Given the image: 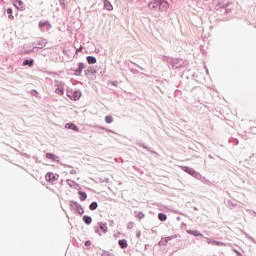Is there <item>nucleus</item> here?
<instances>
[{
    "mask_svg": "<svg viewBox=\"0 0 256 256\" xmlns=\"http://www.w3.org/2000/svg\"><path fill=\"white\" fill-rule=\"evenodd\" d=\"M162 61L167 63L169 69H184L189 65V60L181 57L163 56Z\"/></svg>",
    "mask_w": 256,
    "mask_h": 256,
    "instance_id": "f257e3e1",
    "label": "nucleus"
},
{
    "mask_svg": "<svg viewBox=\"0 0 256 256\" xmlns=\"http://www.w3.org/2000/svg\"><path fill=\"white\" fill-rule=\"evenodd\" d=\"M147 7L153 13H167L169 11V1L167 0H151Z\"/></svg>",
    "mask_w": 256,
    "mask_h": 256,
    "instance_id": "f03ea898",
    "label": "nucleus"
},
{
    "mask_svg": "<svg viewBox=\"0 0 256 256\" xmlns=\"http://www.w3.org/2000/svg\"><path fill=\"white\" fill-rule=\"evenodd\" d=\"M182 171L184 173H187L191 177H194V179H197L198 181H201V183H204V185H207L208 187H213V182H211L209 179H206L205 176L201 175L198 171L194 170L190 166H181Z\"/></svg>",
    "mask_w": 256,
    "mask_h": 256,
    "instance_id": "7ed1b4c3",
    "label": "nucleus"
},
{
    "mask_svg": "<svg viewBox=\"0 0 256 256\" xmlns=\"http://www.w3.org/2000/svg\"><path fill=\"white\" fill-rule=\"evenodd\" d=\"M66 95L71 101H79V99L83 97V92H81V90L68 89Z\"/></svg>",
    "mask_w": 256,
    "mask_h": 256,
    "instance_id": "20e7f679",
    "label": "nucleus"
},
{
    "mask_svg": "<svg viewBox=\"0 0 256 256\" xmlns=\"http://www.w3.org/2000/svg\"><path fill=\"white\" fill-rule=\"evenodd\" d=\"M38 29L41 33L49 32L50 29H53V25L49 20H41L38 22Z\"/></svg>",
    "mask_w": 256,
    "mask_h": 256,
    "instance_id": "39448f33",
    "label": "nucleus"
},
{
    "mask_svg": "<svg viewBox=\"0 0 256 256\" xmlns=\"http://www.w3.org/2000/svg\"><path fill=\"white\" fill-rule=\"evenodd\" d=\"M109 228L107 227L106 222H98L96 226H94V233L101 236V233H107Z\"/></svg>",
    "mask_w": 256,
    "mask_h": 256,
    "instance_id": "423d86ee",
    "label": "nucleus"
},
{
    "mask_svg": "<svg viewBox=\"0 0 256 256\" xmlns=\"http://www.w3.org/2000/svg\"><path fill=\"white\" fill-rule=\"evenodd\" d=\"M84 69H87V64H85L84 62H78L77 69L70 68L69 71H72L75 77H81Z\"/></svg>",
    "mask_w": 256,
    "mask_h": 256,
    "instance_id": "0eeeda50",
    "label": "nucleus"
},
{
    "mask_svg": "<svg viewBox=\"0 0 256 256\" xmlns=\"http://www.w3.org/2000/svg\"><path fill=\"white\" fill-rule=\"evenodd\" d=\"M59 179V174L53 172H47L45 174V180L47 183H55Z\"/></svg>",
    "mask_w": 256,
    "mask_h": 256,
    "instance_id": "6e6552de",
    "label": "nucleus"
},
{
    "mask_svg": "<svg viewBox=\"0 0 256 256\" xmlns=\"http://www.w3.org/2000/svg\"><path fill=\"white\" fill-rule=\"evenodd\" d=\"M69 207H70V211H73L74 213H79V210L82 209V205L75 201V200H70L69 201Z\"/></svg>",
    "mask_w": 256,
    "mask_h": 256,
    "instance_id": "1a4fd4ad",
    "label": "nucleus"
},
{
    "mask_svg": "<svg viewBox=\"0 0 256 256\" xmlns=\"http://www.w3.org/2000/svg\"><path fill=\"white\" fill-rule=\"evenodd\" d=\"M46 159H49L52 163H59L61 161V158L57 154L51 152L46 153Z\"/></svg>",
    "mask_w": 256,
    "mask_h": 256,
    "instance_id": "9d476101",
    "label": "nucleus"
},
{
    "mask_svg": "<svg viewBox=\"0 0 256 256\" xmlns=\"http://www.w3.org/2000/svg\"><path fill=\"white\" fill-rule=\"evenodd\" d=\"M22 67H30V69L35 67V59H33V58H25L22 61Z\"/></svg>",
    "mask_w": 256,
    "mask_h": 256,
    "instance_id": "9b49d317",
    "label": "nucleus"
},
{
    "mask_svg": "<svg viewBox=\"0 0 256 256\" xmlns=\"http://www.w3.org/2000/svg\"><path fill=\"white\" fill-rule=\"evenodd\" d=\"M135 143L138 145V147H142L143 149H146V151H149V153H151L152 155H155V151L153 150V148L147 146L141 140H136Z\"/></svg>",
    "mask_w": 256,
    "mask_h": 256,
    "instance_id": "f8f14e48",
    "label": "nucleus"
},
{
    "mask_svg": "<svg viewBox=\"0 0 256 256\" xmlns=\"http://www.w3.org/2000/svg\"><path fill=\"white\" fill-rule=\"evenodd\" d=\"M65 129H68L70 131H75L76 133H79V126H77L73 122H68L64 125Z\"/></svg>",
    "mask_w": 256,
    "mask_h": 256,
    "instance_id": "ddd939ff",
    "label": "nucleus"
},
{
    "mask_svg": "<svg viewBox=\"0 0 256 256\" xmlns=\"http://www.w3.org/2000/svg\"><path fill=\"white\" fill-rule=\"evenodd\" d=\"M25 3L22 0H14V7L18 9V11H25Z\"/></svg>",
    "mask_w": 256,
    "mask_h": 256,
    "instance_id": "4468645a",
    "label": "nucleus"
},
{
    "mask_svg": "<svg viewBox=\"0 0 256 256\" xmlns=\"http://www.w3.org/2000/svg\"><path fill=\"white\" fill-rule=\"evenodd\" d=\"M85 76L89 77V75H97V69L94 66H89L86 70H84Z\"/></svg>",
    "mask_w": 256,
    "mask_h": 256,
    "instance_id": "2eb2a0df",
    "label": "nucleus"
},
{
    "mask_svg": "<svg viewBox=\"0 0 256 256\" xmlns=\"http://www.w3.org/2000/svg\"><path fill=\"white\" fill-rule=\"evenodd\" d=\"M186 233L188 235H192L193 237H203V233H201L199 230L188 229L186 230Z\"/></svg>",
    "mask_w": 256,
    "mask_h": 256,
    "instance_id": "dca6fc26",
    "label": "nucleus"
},
{
    "mask_svg": "<svg viewBox=\"0 0 256 256\" xmlns=\"http://www.w3.org/2000/svg\"><path fill=\"white\" fill-rule=\"evenodd\" d=\"M66 183L70 189H79V183H77L75 180L67 179Z\"/></svg>",
    "mask_w": 256,
    "mask_h": 256,
    "instance_id": "f3484780",
    "label": "nucleus"
},
{
    "mask_svg": "<svg viewBox=\"0 0 256 256\" xmlns=\"http://www.w3.org/2000/svg\"><path fill=\"white\" fill-rule=\"evenodd\" d=\"M118 246L120 249H127L129 247V243L127 242V239H120L118 240Z\"/></svg>",
    "mask_w": 256,
    "mask_h": 256,
    "instance_id": "a211bd4d",
    "label": "nucleus"
},
{
    "mask_svg": "<svg viewBox=\"0 0 256 256\" xmlns=\"http://www.w3.org/2000/svg\"><path fill=\"white\" fill-rule=\"evenodd\" d=\"M103 5V8L106 9V11H113V4H111V1L103 0Z\"/></svg>",
    "mask_w": 256,
    "mask_h": 256,
    "instance_id": "6ab92c4d",
    "label": "nucleus"
},
{
    "mask_svg": "<svg viewBox=\"0 0 256 256\" xmlns=\"http://www.w3.org/2000/svg\"><path fill=\"white\" fill-rule=\"evenodd\" d=\"M37 45H38V49H43V47H46V45H47V39H45V38H40V39L37 41Z\"/></svg>",
    "mask_w": 256,
    "mask_h": 256,
    "instance_id": "aec40b11",
    "label": "nucleus"
},
{
    "mask_svg": "<svg viewBox=\"0 0 256 256\" xmlns=\"http://www.w3.org/2000/svg\"><path fill=\"white\" fill-rule=\"evenodd\" d=\"M82 221L85 223V225H91V223H93V218L89 215H84L82 217Z\"/></svg>",
    "mask_w": 256,
    "mask_h": 256,
    "instance_id": "412c9836",
    "label": "nucleus"
},
{
    "mask_svg": "<svg viewBox=\"0 0 256 256\" xmlns=\"http://www.w3.org/2000/svg\"><path fill=\"white\" fill-rule=\"evenodd\" d=\"M86 61L88 65H95V63H97V58L95 56H86Z\"/></svg>",
    "mask_w": 256,
    "mask_h": 256,
    "instance_id": "4be33fe9",
    "label": "nucleus"
},
{
    "mask_svg": "<svg viewBox=\"0 0 256 256\" xmlns=\"http://www.w3.org/2000/svg\"><path fill=\"white\" fill-rule=\"evenodd\" d=\"M78 197L80 201H87V192L83 190L78 191Z\"/></svg>",
    "mask_w": 256,
    "mask_h": 256,
    "instance_id": "5701e85b",
    "label": "nucleus"
},
{
    "mask_svg": "<svg viewBox=\"0 0 256 256\" xmlns=\"http://www.w3.org/2000/svg\"><path fill=\"white\" fill-rule=\"evenodd\" d=\"M134 215L139 221L145 219V213L143 211H134Z\"/></svg>",
    "mask_w": 256,
    "mask_h": 256,
    "instance_id": "b1692460",
    "label": "nucleus"
},
{
    "mask_svg": "<svg viewBox=\"0 0 256 256\" xmlns=\"http://www.w3.org/2000/svg\"><path fill=\"white\" fill-rule=\"evenodd\" d=\"M158 221H161V223H165L167 221V214L163 212L158 213Z\"/></svg>",
    "mask_w": 256,
    "mask_h": 256,
    "instance_id": "393cba45",
    "label": "nucleus"
},
{
    "mask_svg": "<svg viewBox=\"0 0 256 256\" xmlns=\"http://www.w3.org/2000/svg\"><path fill=\"white\" fill-rule=\"evenodd\" d=\"M6 13H7L8 19H10V21H13V19H15V16H13V8H11V7L7 8Z\"/></svg>",
    "mask_w": 256,
    "mask_h": 256,
    "instance_id": "a878e982",
    "label": "nucleus"
},
{
    "mask_svg": "<svg viewBox=\"0 0 256 256\" xmlns=\"http://www.w3.org/2000/svg\"><path fill=\"white\" fill-rule=\"evenodd\" d=\"M97 207H99V203H97V201H93L89 204L90 211H97Z\"/></svg>",
    "mask_w": 256,
    "mask_h": 256,
    "instance_id": "bb28decb",
    "label": "nucleus"
},
{
    "mask_svg": "<svg viewBox=\"0 0 256 256\" xmlns=\"http://www.w3.org/2000/svg\"><path fill=\"white\" fill-rule=\"evenodd\" d=\"M104 121H105V123H107V125H111V123H113V116L112 115H106L104 117Z\"/></svg>",
    "mask_w": 256,
    "mask_h": 256,
    "instance_id": "cd10ccee",
    "label": "nucleus"
},
{
    "mask_svg": "<svg viewBox=\"0 0 256 256\" xmlns=\"http://www.w3.org/2000/svg\"><path fill=\"white\" fill-rule=\"evenodd\" d=\"M167 243H169L168 242V240H167V237H162L161 238V240L158 242V245L161 247V246H167Z\"/></svg>",
    "mask_w": 256,
    "mask_h": 256,
    "instance_id": "c85d7f7f",
    "label": "nucleus"
},
{
    "mask_svg": "<svg viewBox=\"0 0 256 256\" xmlns=\"http://www.w3.org/2000/svg\"><path fill=\"white\" fill-rule=\"evenodd\" d=\"M212 245L214 247H225L226 244H225V242L214 240Z\"/></svg>",
    "mask_w": 256,
    "mask_h": 256,
    "instance_id": "c756f323",
    "label": "nucleus"
},
{
    "mask_svg": "<svg viewBox=\"0 0 256 256\" xmlns=\"http://www.w3.org/2000/svg\"><path fill=\"white\" fill-rule=\"evenodd\" d=\"M57 95H65V89L63 87H58L55 89Z\"/></svg>",
    "mask_w": 256,
    "mask_h": 256,
    "instance_id": "7c9ffc66",
    "label": "nucleus"
},
{
    "mask_svg": "<svg viewBox=\"0 0 256 256\" xmlns=\"http://www.w3.org/2000/svg\"><path fill=\"white\" fill-rule=\"evenodd\" d=\"M54 85H55V87H57V88H59V87H65V82L59 81V80H55V81H54Z\"/></svg>",
    "mask_w": 256,
    "mask_h": 256,
    "instance_id": "2f4dec72",
    "label": "nucleus"
},
{
    "mask_svg": "<svg viewBox=\"0 0 256 256\" xmlns=\"http://www.w3.org/2000/svg\"><path fill=\"white\" fill-rule=\"evenodd\" d=\"M229 7V4H225L223 6V9H224V15H229V13H231V8H228Z\"/></svg>",
    "mask_w": 256,
    "mask_h": 256,
    "instance_id": "473e14b6",
    "label": "nucleus"
},
{
    "mask_svg": "<svg viewBox=\"0 0 256 256\" xmlns=\"http://www.w3.org/2000/svg\"><path fill=\"white\" fill-rule=\"evenodd\" d=\"M98 129H101L102 131H106V133H113V135H115V131L105 128L103 126H98Z\"/></svg>",
    "mask_w": 256,
    "mask_h": 256,
    "instance_id": "72a5a7b5",
    "label": "nucleus"
},
{
    "mask_svg": "<svg viewBox=\"0 0 256 256\" xmlns=\"http://www.w3.org/2000/svg\"><path fill=\"white\" fill-rule=\"evenodd\" d=\"M30 95H32V97H39V91H37L36 89H32L30 91Z\"/></svg>",
    "mask_w": 256,
    "mask_h": 256,
    "instance_id": "f704fd0d",
    "label": "nucleus"
},
{
    "mask_svg": "<svg viewBox=\"0 0 256 256\" xmlns=\"http://www.w3.org/2000/svg\"><path fill=\"white\" fill-rule=\"evenodd\" d=\"M204 240L205 242L208 244V245H213V238H209V237H204Z\"/></svg>",
    "mask_w": 256,
    "mask_h": 256,
    "instance_id": "c9c22d12",
    "label": "nucleus"
},
{
    "mask_svg": "<svg viewBox=\"0 0 256 256\" xmlns=\"http://www.w3.org/2000/svg\"><path fill=\"white\" fill-rule=\"evenodd\" d=\"M67 0H59V5L62 9H67V4L65 3Z\"/></svg>",
    "mask_w": 256,
    "mask_h": 256,
    "instance_id": "e433bc0d",
    "label": "nucleus"
},
{
    "mask_svg": "<svg viewBox=\"0 0 256 256\" xmlns=\"http://www.w3.org/2000/svg\"><path fill=\"white\" fill-rule=\"evenodd\" d=\"M34 50H32V48L30 49H25L23 52H22V55H31V53H33Z\"/></svg>",
    "mask_w": 256,
    "mask_h": 256,
    "instance_id": "4c0bfd02",
    "label": "nucleus"
},
{
    "mask_svg": "<svg viewBox=\"0 0 256 256\" xmlns=\"http://www.w3.org/2000/svg\"><path fill=\"white\" fill-rule=\"evenodd\" d=\"M84 247H85L86 249H89V248L91 247V240H86V241L84 242Z\"/></svg>",
    "mask_w": 256,
    "mask_h": 256,
    "instance_id": "58836bf2",
    "label": "nucleus"
},
{
    "mask_svg": "<svg viewBox=\"0 0 256 256\" xmlns=\"http://www.w3.org/2000/svg\"><path fill=\"white\" fill-rule=\"evenodd\" d=\"M245 237H247L248 239H249V241H251V243H256V241H255V238H253L252 236H250L249 234H245Z\"/></svg>",
    "mask_w": 256,
    "mask_h": 256,
    "instance_id": "ea45409f",
    "label": "nucleus"
},
{
    "mask_svg": "<svg viewBox=\"0 0 256 256\" xmlns=\"http://www.w3.org/2000/svg\"><path fill=\"white\" fill-rule=\"evenodd\" d=\"M167 241H173V239H177V235H171L166 237Z\"/></svg>",
    "mask_w": 256,
    "mask_h": 256,
    "instance_id": "a19ab883",
    "label": "nucleus"
},
{
    "mask_svg": "<svg viewBox=\"0 0 256 256\" xmlns=\"http://www.w3.org/2000/svg\"><path fill=\"white\" fill-rule=\"evenodd\" d=\"M232 251L236 254V256H243V254L235 248H233Z\"/></svg>",
    "mask_w": 256,
    "mask_h": 256,
    "instance_id": "79ce46f5",
    "label": "nucleus"
},
{
    "mask_svg": "<svg viewBox=\"0 0 256 256\" xmlns=\"http://www.w3.org/2000/svg\"><path fill=\"white\" fill-rule=\"evenodd\" d=\"M99 183H109V178H99Z\"/></svg>",
    "mask_w": 256,
    "mask_h": 256,
    "instance_id": "37998d69",
    "label": "nucleus"
},
{
    "mask_svg": "<svg viewBox=\"0 0 256 256\" xmlns=\"http://www.w3.org/2000/svg\"><path fill=\"white\" fill-rule=\"evenodd\" d=\"M32 50H34L33 53H37V51H39V47L35 46V43H32Z\"/></svg>",
    "mask_w": 256,
    "mask_h": 256,
    "instance_id": "c03bdc74",
    "label": "nucleus"
},
{
    "mask_svg": "<svg viewBox=\"0 0 256 256\" xmlns=\"http://www.w3.org/2000/svg\"><path fill=\"white\" fill-rule=\"evenodd\" d=\"M110 85H112V87H117L119 85V82L111 80Z\"/></svg>",
    "mask_w": 256,
    "mask_h": 256,
    "instance_id": "a18cd8bd",
    "label": "nucleus"
},
{
    "mask_svg": "<svg viewBox=\"0 0 256 256\" xmlns=\"http://www.w3.org/2000/svg\"><path fill=\"white\" fill-rule=\"evenodd\" d=\"M78 214L80 217H83V215L85 214V208H83V206L82 209L79 210Z\"/></svg>",
    "mask_w": 256,
    "mask_h": 256,
    "instance_id": "49530a36",
    "label": "nucleus"
},
{
    "mask_svg": "<svg viewBox=\"0 0 256 256\" xmlns=\"http://www.w3.org/2000/svg\"><path fill=\"white\" fill-rule=\"evenodd\" d=\"M133 225H135L133 222H129L127 224V229H129V230L133 229Z\"/></svg>",
    "mask_w": 256,
    "mask_h": 256,
    "instance_id": "de8ad7c7",
    "label": "nucleus"
},
{
    "mask_svg": "<svg viewBox=\"0 0 256 256\" xmlns=\"http://www.w3.org/2000/svg\"><path fill=\"white\" fill-rule=\"evenodd\" d=\"M108 225H109V227H114L115 226V221L109 220Z\"/></svg>",
    "mask_w": 256,
    "mask_h": 256,
    "instance_id": "09e8293b",
    "label": "nucleus"
},
{
    "mask_svg": "<svg viewBox=\"0 0 256 256\" xmlns=\"http://www.w3.org/2000/svg\"><path fill=\"white\" fill-rule=\"evenodd\" d=\"M136 238H137V239H140V238H141V231H140V230H137V231H136Z\"/></svg>",
    "mask_w": 256,
    "mask_h": 256,
    "instance_id": "8fccbe9b",
    "label": "nucleus"
},
{
    "mask_svg": "<svg viewBox=\"0 0 256 256\" xmlns=\"http://www.w3.org/2000/svg\"><path fill=\"white\" fill-rule=\"evenodd\" d=\"M83 52V46H80L79 48L76 49V53H81Z\"/></svg>",
    "mask_w": 256,
    "mask_h": 256,
    "instance_id": "3c124183",
    "label": "nucleus"
},
{
    "mask_svg": "<svg viewBox=\"0 0 256 256\" xmlns=\"http://www.w3.org/2000/svg\"><path fill=\"white\" fill-rule=\"evenodd\" d=\"M69 173H70V175H77V170H73V169H72V170H70Z\"/></svg>",
    "mask_w": 256,
    "mask_h": 256,
    "instance_id": "603ef678",
    "label": "nucleus"
},
{
    "mask_svg": "<svg viewBox=\"0 0 256 256\" xmlns=\"http://www.w3.org/2000/svg\"><path fill=\"white\" fill-rule=\"evenodd\" d=\"M229 205H231L232 207H237V204L236 203H233L231 201H228Z\"/></svg>",
    "mask_w": 256,
    "mask_h": 256,
    "instance_id": "864d4df0",
    "label": "nucleus"
},
{
    "mask_svg": "<svg viewBox=\"0 0 256 256\" xmlns=\"http://www.w3.org/2000/svg\"><path fill=\"white\" fill-rule=\"evenodd\" d=\"M144 251H149V244H145Z\"/></svg>",
    "mask_w": 256,
    "mask_h": 256,
    "instance_id": "5fc2aeb1",
    "label": "nucleus"
},
{
    "mask_svg": "<svg viewBox=\"0 0 256 256\" xmlns=\"http://www.w3.org/2000/svg\"><path fill=\"white\" fill-rule=\"evenodd\" d=\"M109 253V251H104V253H102L101 256H107Z\"/></svg>",
    "mask_w": 256,
    "mask_h": 256,
    "instance_id": "6e6d98bb",
    "label": "nucleus"
},
{
    "mask_svg": "<svg viewBox=\"0 0 256 256\" xmlns=\"http://www.w3.org/2000/svg\"><path fill=\"white\" fill-rule=\"evenodd\" d=\"M183 227H187V224L185 222L181 223V228L183 229Z\"/></svg>",
    "mask_w": 256,
    "mask_h": 256,
    "instance_id": "4d7b16f0",
    "label": "nucleus"
},
{
    "mask_svg": "<svg viewBox=\"0 0 256 256\" xmlns=\"http://www.w3.org/2000/svg\"><path fill=\"white\" fill-rule=\"evenodd\" d=\"M107 256H115L113 253L109 252V254H107Z\"/></svg>",
    "mask_w": 256,
    "mask_h": 256,
    "instance_id": "13d9d810",
    "label": "nucleus"
},
{
    "mask_svg": "<svg viewBox=\"0 0 256 256\" xmlns=\"http://www.w3.org/2000/svg\"><path fill=\"white\" fill-rule=\"evenodd\" d=\"M176 220L181 221V217H180V216H177V217H176Z\"/></svg>",
    "mask_w": 256,
    "mask_h": 256,
    "instance_id": "bf43d9fd",
    "label": "nucleus"
},
{
    "mask_svg": "<svg viewBox=\"0 0 256 256\" xmlns=\"http://www.w3.org/2000/svg\"><path fill=\"white\" fill-rule=\"evenodd\" d=\"M64 167H69L70 169L73 168L71 165H64Z\"/></svg>",
    "mask_w": 256,
    "mask_h": 256,
    "instance_id": "052dcab7",
    "label": "nucleus"
},
{
    "mask_svg": "<svg viewBox=\"0 0 256 256\" xmlns=\"http://www.w3.org/2000/svg\"><path fill=\"white\" fill-rule=\"evenodd\" d=\"M206 75H209V69L206 68Z\"/></svg>",
    "mask_w": 256,
    "mask_h": 256,
    "instance_id": "680f3d73",
    "label": "nucleus"
},
{
    "mask_svg": "<svg viewBox=\"0 0 256 256\" xmlns=\"http://www.w3.org/2000/svg\"><path fill=\"white\" fill-rule=\"evenodd\" d=\"M194 211H199V208H197V207H194Z\"/></svg>",
    "mask_w": 256,
    "mask_h": 256,
    "instance_id": "e2e57ef3",
    "label": "nucleus"
},
{
    "mask_svg": "<svg viewBox=\"0 0 256 256\" xmlns=\"http://www.w3.org/2000/svg\"><path fill=\"white\" fill-rule=\"evenodd\" d=\"M209 159H213V156H212V155H209Z\"/></svg>",
    "mask_w": 256,
    "mask_h": 256,
    "instance_id": "0e129e2a",
    "label": "nucleus"
},
{
    "mask_svg": "<svg viewBox=\"0 0 256 256\" xmlns=\"http://www.w3.org/2000/svg\"><path fill=\"white\" fill-rule=\"evenodd\" d=\"M152 233H157V231L152 230Z\"/></svg>",
    "mask_w": 256,
    "mask_h": 256,
    "instance_id": "69168bd1",
    "label": "nucleus"
},
{
    "mask_svg": "<svg viewBox=\"0 0 256 256\" xmlns=\"http://www.w3.org/2000/svg\"><path fill=\"white\" fill-rule=\"evenodd\" d=\"M130 3L133 2L134 0H128Z\"/></svg>",
    "mask_w": 256,
    "mask_h": 256,
    "instance_id": "338daca9",
    "label": "nucleus"
},
{
    "mask_svg": "<svg viewBox=\"0 0 256 256\" xmlns=\"http://www.w3.org/2000/svg\"><path fill=\"white\" fill-rule=\"evenodd\" d=\"M254 213V215L256 216V212H253Z\"/></svg>",
    "mask_w": 256,
    "mask_h": 256,
    "instance_id": "774afa93",
    "label": "nucleus"
}]
</instances>
